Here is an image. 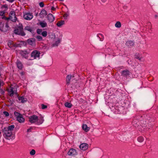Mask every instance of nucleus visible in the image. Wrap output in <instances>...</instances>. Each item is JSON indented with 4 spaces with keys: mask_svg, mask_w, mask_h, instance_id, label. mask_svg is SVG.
Segmentation results:
<instances>
[{
    "mask_svg": "<svg viewBox=\"0 0 158 158\" xmlns=\"http://www.w3.org/2000/svg\"><path fill=\"white\" fill-rule=\"evenodd\" d=\"M7 1H8V2H13L14 0H6Z\"/></svg>",
    "mask_w": 158,
    "mask_h": 158,
    "instance_id": "nucleus-44",
    "label": "nucleus"
},
{
    "mask_svg": "<svg viewBox=\"0 0 158 158\" xmlns=\"http://www.w3.org/2000/svg\"><path fill=\"white\" fill-rule=\"evenodd\" d=\"M79 147L81 149L85 151L88 149V145L86 143H83L80 144Z\"/></svg>",
    "mask_w": 158,
    "mask_h": 158,
    "instance_id": "nucleus-13",
    "label": "nucleus"
},
{
    "mask_svg": "<svg viewBox=\"0 0 158 158\" xmlns=\"http://www.w3.org/2000/svg\"><path fill=\"white\" fill-rule=\"evenodd\" d=\"M28 119L29 121L31 123H35L38 125L41 124L44 121L43 118H38V116L35 115L29 116Z\"/></svg>",
    "mask_w": 158,
    "mask_h": 158,
    "instance_id": "nucleus-2",
    "label": "nucleus"
},
{
    "mask_svg": "<svg viewBox=\"0 0 158 158\" xmlns=\"http://www.w3.org/2000/svg\"><path fill=\"white\" fill-rule=\"evenodd\" d=\"M101 1L102 2H105L106 1V0H101Z\"/></svg>",
    "mask_w": 158,
    "mask_h": 158,
    "instance_id": "nucleus-48",
    "label": "nucleus"
},
{
    "mask_svg": "<svg viewBox=\"0 0 158 158\" xmlns=\"http://www.w3.org/2000/svg\"><path fill=\"white\" fill-rule=\"evenodd\" d=\"M36 38L37 39V40L38 41H41L43 40V38L40 35H37L36 37Z\"/></svg>",
    "mask_w": 158,
    "mask_h": 158,
    "instance_id": "nucleus-33",
    "label": "nucleus"
},
{
    "mask_svg": "<svg viewBox=\"0 0 158 158\" xmlns=\"http://www.w3.org/2000/svg\"><path fill=\"white\" fill-rule=\"evenodd\" d=\"M126 44L128 46H133L134 44V42L131 41H129L126 42Z\"/></svg>",
    "mask_w": 158,
    "mask_h": 158,
    "instance_id": "nucleus-28",
    "label": "nucleus"
},
{
    "mask_svg": "<svg viewBox=\"0 0 158 158\" xmlns=\"http://www.w3.org/2000/svg\"><path fill=\"white\" fill-rule=\"evenodd\" d=\"M55 8H54V7H52V8H51V10H55Z\"/></svg>",
    "mask_w": 158,
    "mask_h": 158,
    "instance_id": "nucleus-46",
    "label": "nucleus"
},
{
    "mask_svg": "<svg viewBox=\"0 0 158 158\" xmlns=\"http://www.w3.org/2000/svg\"><path fill=\"white\" fill-rule=\"evenodd\" d=\"M135 58H136L138 59V60H141V58H140V57L137 56Z\"/></svg>",
    "mask_w": 158,
    "mask_h": 158,
    "instance_id": "nucleus-45",
    "label": "nucleus"
},
{
    "mask_svg": "<svg viewBox=\"0 0 158 158\" xmlns=\"http://www.w3.org/2000/svg\"><path fill=\"white\" fill-rule=\"evenodd\" d=\"M130 72L128 70H124L122 71V75L124 76H127L129 75Z\"/></svg>",
    "mask_w": 158,
    "mask_h": 158,
    "instance_id": "nucleus-20",
    "label": "nucleus"
},
{
    "mask_svg": "<svg viewBox=\"0 0 158 158\" xmlns=\"http://www.w3.org/2000/svg\"><path fill=\"white\" fill-rule=\"evenodd\" d=\"M3 114L6 116L7 117L9 116V113L7 111H4L3 112Z\"/></svg>",
    "mask_w": 158,
    "mask_h": 158,
    "instance_id": "nucleus-38",
    "label": "nucleus"
},
{
    "mask_svg": "<svg viewBox=\"0 0 158 158\" xmlns=\"http://www.w3.org/2000/svg\"><path fill=\"white\" fill-rule=\"evenodd\" d=\"M147 121V120L146 119L145 115L142 116L138 114L134 117L132 123L134 126L136 127L139 126V123L140 122L142 125H144L143 126L146 127L147 125L145 126V125L146 124Z\"/></svg>",
    "mask_w": 158,
    "mask_h": 158,
    "instance_id": "nucleus-1",
    "label": "nucleus"
},
{
    "mask_svg": "<svg viewBox=\"0 0 158 158\" xmlns=\"http://www.w3.org/2000/svg\"><path fill=\"white\" fill-rule=\"evenodd\" d=\"M35 40L34 38H30L27 40V44L31 46H34L35 44Z\"/></svg>",
    "mask_w": 158,
    "mask_h": 158,
    "instance_id": "nucleus-12",
    "label": "nucleus"
},
{
    "mask_svg": "<svg viewBox=\"0 0 158 158\" xmlns=\"http://www.w3.org/2000/svg\"><path fill=\"white\" fill-rule=\"evenodd\" d=\"M1 8L2 9H5L6 10H6L8 8V6L6 4H4L2 6Z\"/></svg>",
    "mask_w": 158,
    "mask_h": 158,
    "instance_id": "nucleus-34",
    "label": "nucleus"
},
{
    "mask_svg": "<svg viewBox=\"0 0 158 158\" xmlns=\"http://www.w3.org/2000/svg\"><path fill=\"white\" fill-rule=\"evenodd\" d=\"M68 154L69 156H73L77 154L76 151L74 149L71 148L68 152Z\"/></svg>",
    "mask_w": 158,
    "mask_h": 158,
    "instance_id": "nucleus-10",
    "label": "nucleus"
},
{
    "mask_svg": "<svg viewBox=\"0 0 158 158\" xmlns=\"http://www.w3.org/2000/svg\"><path fill=\"white\" fill-rule=\"evenodd\" d=\"M40 24L42 27H44L47 26V23L44 21L40 22Z\"/></svg>",
    "mask_w": 158,
    "mask_h": 158,
    "instance_id": "nucleus-25",
    "label": "nucleus"
},
{
    "mask_svg": "<svg viewBox=\"0 0 158 158\" xmlns=\"http://www.w3.org/2000/svg\"><path fill=\"white\" fill-rule=\"evenodd\" d=\"M16 64L17 68L19 69L20 70H21L22 69L23 66L20 60H17L16 62Z\"/></svg>",
    "mask_w": 158,
    "mask_h": 158,
    "instance_id": "nucleus-15",
    "label": "nucleus"
},
{
    "mask_svg": "<svg viewBox=\"0 0 158 158\" xmlns=\"http://www.w3.org/2000/svg\"><path fill=\"white\" fill-rule=\"evenodd\" d=\"M37 32L38 34H40L42 32V30L41 29H38L37 30Z\"/></svg>",
    "mask_w": 158,
    "mask_h": 158,
    "instance_id": "nucleus-37",
    "label": "nucleus"
},
{
    "mask_svg": "<svg viewBox=\"0 0 158 158\" xmlns=\"http://www.w3.org/2000/svg\"><path fill=\"white\" fill-rule=\"evenodd\" d=\"M97 36L100 38L101 41H102L103 40L104 36L102 34H99Z\"/></svg>",
    "mask_w": 158,
    "mask_h": 158,
    "instance_id": "nucleus-32",
    "label": "nucleus"
},
{
    "mask_svg": "<svg viewBox=\"0 0 158 158\" xmlns=\"http://www.w3.org/2000/svg\"><path fill=\"white\" fill-rule=\"evenodd\" d=\"M41 108L42 109H44L47 108V106L46 105H45L43 104H42L41 105Z\"/></svg>",
    "mask_w": 158,
    "mask_h": 158,
    "instance_id": "nucleus-39",
    "label": "nucleus"
},
{
    "mask_svg": "<svg viewBox=\"0 0 158 158\" xmlns=\"http://www.w3.org/2000/svg\"><path fill=\"white\" fill-rule=\"evenodd\" d=\"M69 15L67 14H65L63 15V17L65 19H66L68 16Z\"/></svg>",
    "mask_w": 158,
    "mask_h": 158,
    "instance_id": "nucleus-41",
    "label": "nucleus"
},
{
    "mask_svg": "<svg viewBox=\"0 0 158 158\" xmlns=\"http://www.w3.org/2000/svg\"><path fill=\"white\" fill-rule=\"evenodd\" d=\"M5 14L4 11H0V16H2Z\"/></svg>",
    "mask_w": 158,
    "mask_h": 158,
    "instance_id": "nucleus-42",
    "label": "nucleus"
},
{
    "mask_svg": "<svg viewBox=\"0 0 158 158\" xmlns=\"http://www.w3.org/2000/svg\"><path fill=\"white\" fill-rule=\"evenodd\" d=\"M14 33L17 35L23 36L25 35V33L23 31V29L22 25L18 27V28L15 29L14 31Z\"/></svg>",
    "mask_w": 158,
    "mask_h": 158,
    "instance_id": "nucleus-3",
    "label": "nucleus"
},
{
    "mask_svg": "<svg viewBox=\"0 0 158 158\" xmlns=\"http://www.w3.org/2000/svg\"><path fill=\"white\" fill-rule=\"evenodd\" d=\"M31 129H29L27 130V132H31Z\"/></svg>",
    "mask_w": 158,
    "mask_h": 158,
    "instance_id": "nucleus-47",
    "label": "nucleus"
},
{
    "mask_svg": "<svg viewBox=\"0 0 158 158\" xmlns=\"http://www.w3.org/2000/svg\"><path fill=\"white\" fill-rule=\"evenodd\" d=\"M39 5L40 7H42L44 6V4L43 2H40L39 3Z\"/></svg>",
    "mask_w": 158,
    "mask_h": 158,
    "instance_id": "nucleus-40",
    "label": "nucleus"
},
{
    "mask_svg": "<svg viewBox=\"0 0 158 158\" xmlns=\"http://www.w3.org/2000/svg\"><path fill=\"white\" fill-rule=\"evenodd\" d=\"M18 99L19 101L21 102L22 103H24L27 101V99L24 98L23 97H19Z\"/></svg>",
    "mask_w": 158,
    "mask_h": 158,
    "instance_id": "nucleus-21",
    "label": "nucleus"
},
{
    "mask_svg": "<svg viewBox=\"0 0 158 158\" xmlns=\"http://www.w3.org/2000/svg\"><path fill=\"white\" fill-rule=\"evenodd\" d=\"M3 85V81L2 80H0V86L1 85Z\"/></svg>",
    "mask_w": 158,
    "mask_h": 158,
    "instance_id": "nucleus-43",
    "label": "nucleus"
},
{
    "mask_svg": "<svg viewBox=\"0 0 158 158\" xmlns=\"http://www.w3.org/2000/svg\"><path fill=\"white\" fill-rule=\"evenodd\" d=\"M64 106L66 107L70 108L72 106V105L71 103L67 102L65 103Z\"/></svg>",
    "mask_w": 158,
    "mask_h": 158,
    "instance_id": "nucleus-27",
    "label": "nucleus"
},
{
    "mask_svg": "<svg viewBox=\"0 0 158 158\" xmlns=\"http://www.w3.org/2000/svg\"><path fill=\"white\" fill-rule=\"evenodd\" d=\"M8 45L10 48H12L13 47H17L18 46V44H14L12 41H10L8 42Z\"/></svg>",
    "mask_w": 158,
    "mask_h": 158,
    "instance_id": "nucleus-16",
    "label": "nucleus"
},
{
    "mask_svg": "<svg viewBox=\"0 0 158 158\" xmlns=\"http://www.w3.org/2000/svg\"><path fill=\"white\" fill-rule=\"evenodd\" d=\"M72 76L71 75H68L66 77V82L67 84L70 83V80Z\"/></svg>",
    "mask_w": 158,
    "mask_h": 158,
    "instance_id": "nucleus-29",
    "label": "nucleus"
},
{
    "mask_svg": "<svg viewBox=\"0 0 158 158\" xmlns=\"http://www.w3.org/2000/svg\"><path fill=\"white\" fill-rule=\"evenodd\" d=\"M4 25V23L0 22V30L2 31L6 32L9 30V26L7 23H6L5 26Z\"/></svg>",
    "mask_w": 158,
    "mask_h": 158,
    "instance_id": "nucleus-6",
    "label": "nucleus"
},
{
    "mask_svg": "<svg viewBox=\"0 0 158 158\" xmlns=\"http://www.w3.org/2000/svg\"><path fill=\"white\" fill-rule=\"evenodd\" d=\"M61 40L58 38L56 39L55 42L52 44V47L57 46L60 42Z\"/></svg>",
    "mask_w": 158,
    "mask_h": 158,
    "instance_id": "nucleus-18",
    "label": "nucleus"
},
{
    "mask_svg": "<svg viewBox=\"0 0 158 158\" xmlns=\"http://www.w3.org/2000/svg\"><path fill=\"white\" fill-rule=\"evenodd\" d=\"M24 30L28 31L31 32H32L33 31L32 28L29 26H26L24 28Z\"/></svg>",
    "mask_w": 158,
    "mask_h": 158,
    "instance_id": "nucleus-26",
    "label": "nucleus"
},
{
    "mask_svg": "<svg viewBox=\"0 0 158 158\" xmlns=\"http://www.w3.org/2000/svg\"><path fill=\"white\" fill-rule=\"evenodd\" d=\"M14 89L13 88L10 87V89H8L9 95L10 96H13L14 94L15 93V90H14Z\"/></svg>",
    "mask_w": 158,
    "mask_h": 158,
    "instance_id": "nucleus-19",
    "label": "nucleus"
},
{
    "mask_svg": "<svg viewBox=\"0 0 158 158\" xmlns=\"http://www.w3.org/2000/svg\"><path fill=\"white\" fill-rule=\"evenodd\" d=\"M6 20L11 19V20L13 22H16L17 20V18L15 15V13L14 11H11L9 14V17L8 18L5 17Z\"/></svg>",
    "mask_w": 158,
    "mask_h": 158,
    "instance_id": "nucleus-5",
    "label": "nucleus"
},
{
    "mask_svg": "<svg viewBox=\"0 0 158 158\" xmlns=\"http://www.w3.org/2000/svg\"><path fill=\"white\" fill-rule=\"evenodd\" d=\"M1 76V74H0V77Z\"/></svg>",
    "mask_w": 158,
    "mask_h": 158,
    "instance_id": "nucleus-51",
    "label": "nucleus"
},
{
    "mask_svg": "<svg viewBox=\"0 0 158 158\" xmlns=\"http://www.w3.org/2000/svg\"><path fill=\"white\" fill-rule=\"evenodd\" d=\"M35 151L34 150L32 149L31 150V151L30 152V154L31 155H34L35 154Z\"/></svg>",
    "mask_w": 158,
    "mask_h": 158,
    "instance_id": "nucleus-36",
    "label": "nucleus"
},
{
    "mask_svg": "<svg viewBox=\"0 0 158 158\" xmlns=\"http://www.w3.org/2000/svg\"><path fill=\"white\" fill-rule=\"evenodd\" d=\"M21 74H22V75H23V73H21Z\"/></svg>",
    "mask_w": 158,
    "mask_h": 158,
    "instance_id": "nucleus-49",
    "label": "nucleus"
},
{
    "mask_svg": "<svg viewBox=\"0 0 158 158\" xmlns=\"http://www.w3.org/2000/svg\"><path fill=\"white\" fill-rule=\"evenodd\" d=\"M64 22L63 20H61L57 23L56 25L58 27H60L61 26L64 25Z\"/></svg>",
    "mask_w": 158,
    "mask_h": 158,
    "instance_id": "nucleus-24",
    "label": "nucleus"
},
{
    "mask_svg": "<svg viewBox=\"0 0 158 158\" xmlns=\"http://www.w3.org/2000/svg\"><path fill=\"white\" fill-rule=\"evenodd\" d=\"M41 34L43 36L45 37L47 35V32L46 31H44L42 32Z\"/></svg>",
    "mask_w": 158,
    "mask_h": 158,
    "instance_id": "nucleus-35",
    "label": "nucleus"
},
{
    "mask_svg": "<svg viewBox=\"0 0 158 158\" xmlns=\"http://www.w3.org/2000/svg\"><path fill=\"white\" fill-rule=\"evenodd\" d=\"M15 126L14 125H12L11 126H8L7 127H5L4 128V129H7V130H8L9 131H12L13 130L14 128H15Z\"/></svg>",
    "mask_w": 158,
    "mask_h": 158,
    "instance_id": "nucleus-23",
    "label": "nucleus"
},
{
    "mask_svg": "<svg viewBox=\"0 0 158 158\" xmlns=\"http://www.w3.org/2000/svg\"><path fill=\"white\" fill-rule=\"evenodd\" d=\"M138 141L139 142H142L144 140V138L142 136H139L137 139Z\"/></svg>",
    "mask_w": 158,
    "mask_h": 158,
    "instance_id": "nucleus-31",
    "label": "nucleus"
},
{
    "mask_svg": "<svg viewBox=\"0 0 158 158\" xmlns=\"http://www.w3.org/2000/svg\"><path fill=\"white\" fill-rule=\"evenodd\" d=\"M14 114L16 117L17 120L20 123H23L24 122V119L22 115L19 113L15 111Z\"/></svg>",
    "mask_w": 158,
    "mask_h": 158,
    "instance_id": "nucleus-7",
    "label": "nucleus"
},
{
    "mask_svg": "<svg viewBox=\"0 0 158 158\" xmlns=\"http://www.w3.org/2000/svg\"><path fill=\"white\" fill-rule=\"evenodd\" d=\"M33 17V15L32 13H26L23 15L24 18L27 20H30L32 19Z\"/></svg>",
    "mask_w": 158,
    "mask_h": 158,
    "instance_id": "nucleus-11",
    "label": "nucleus"
},
{
    "mask_svg": "<svg viewBox=\"0 0 158 158\" xmlns=\"http://www.w3.org/2000/svg\"><path fill=\"white\" fill-rule=\"evenodd\" d=\"M115 27H117L119 28V27H121V24L120 22L118 21L115 23Z\"/></svg>",
    "mask_w": 158,
    "mask_h": 158,
    "instance_id": "nucleus-30",
    "label": "nucleus"
},
{
    "mask_svg": "<svg viewBox=\"0 0 158 158\" xmlns=\"http://www.w3.org/2000/svg\"><path fill=\"white\" fill-rule=\"evenodd\" d=\"M40 53L37 50H34L31 53V57L33 58V59H36L39 57Z\"/></svg>",
    "mask_w": 158,
    "mask_h": 158,
    "instance_id": "nucleus-8",
    "label": "nucleus"
},
{
    "mask_svg": "<svg viewBox=\"0 0 158 158\" xmlns=\"http://www.w3.org/2000/svg\"><path fill=\"white\" fill-rule=\"evenodd\" d=\"M82 128L83 130L86 132L88 131L90 129L86 124H84L83 125Z\"/></svg>",
    "mask_w": 158,
    "mask_h": 158,
    "instance_id": "nucleus-22",
    "label": "nucleus"
},
{
    "mask_svg": "<svg viewBox=\"0 0 158 158\" xmlns=\"http://www.w3.org/2000/svg\"><path fill=\"white\" fill-rule=\"evenodd\" d=\"M19 1H21V0H19Z\"/></svg>",
    "mask_w": 158,
    "mask_h": 158,
    "instance_id": "nucleus-50",
    "label": "nucleus"
},
{
    "mask_svg": "<svg viewBox=\"0 0 158 158\" xmlns=\"http://www.w3.org/2000/svg\"><path fill=\"white\" fill-rule=\"evenodd\" d=\"M30 52V50L27 49L25 50H20L19 51L20 54L23 57H24L25 58H27L26 56L29 54Z\"/></svg>",
    "mask_w": 158,
    "mask_h": 158,
    "instance_id": "nucleus-9",
    "label": "nucleus"
},
{
    "mask_svg": "<svg viewBox=\"0 0 158 158\" xmlns=\"http://www.w3.org/2000/svg\"><path fill=\"white\" fill-rule=\"evenodd\" d=\"M4 132L3 135L5 138L8 139H11V137L12 136V132L11 131L7 130V129H3Z\"/></svg>",
    "mask_w": 158,
    "mask_h": 158,
    "instance_id": "nucleus-4",
    "label": "nucleus"
},
{
    "mask_svg": "<svg viewBox=\"0 0 158 158\" xmlns=\"http://www.w3.org/2000/svg\"><path fill=\"white\" fill-rule=\"evenodd\" d=\"M48 19L50 23L53 22L55 19V18L53 15L51 14H49L48 15Z\"/></svg>",
    "mask_w": 158,
    "mask_h": 158,
    "instance_id": "nucleus-14",
    "label": "nucleus"
},
{
    "mask_svg": "<svg viewBox=\"0 0 158 158\" xmlns=\"http://www.w3.org/2000/svg\"><path fill=\"white\" fill-rule=\"evenodd\" d=\"M47 15L46 11L44 9L42 10L40 13L39 15L41 18H43Z\"/></svg>",
    "mask_w": 158,
    "mask_h": 158,
    "instance_id": "nucleus-17",
    "label": "nucleus"
}]
</instances>
